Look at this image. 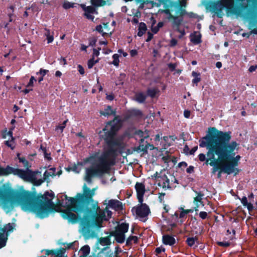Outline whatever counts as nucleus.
Masks as SVG:
<instances>
[{"label":"nucleus","mask_w":257,"mask_h":257,"mask_svg":"<svg viewBox=\"0 0 257 257\" xmlns=\"http://www.w3.org/2000/svg\"><path fill=\"white\" fill-rule=\"evenodd\" d=\"M48 196L53 198L54 193L46 191L44 194H38L35 191L26 190L22 186L19 189L0 188V199L5 208L12 209L17 204L23 211L35 213L41 218L56 211L52 198Z\"/></svg>","instance_id":"f257e3e1"},{"label":"nucleus","mask_w":257,"mask_h":257,"mask_svg":"<svg viewBox=\"0 0 257 257\" xmlns=\"http://www.w3.org/2000/svg\"><path fill=\"white\" fill-rule=\"evenodd\" d=\"M122 122L120 116L116 115L112 120L107 121L102 129L104 134L101 137L107 149L97 157L96 163L92 167L86 169L85 180L88 183H91L94 176L101 177L108 173L111 166L114 164L115 158L121 152L123 144L116 137L122 126Z\"/></svg>","instance_id":"f03ea898"},{"label":"nucleus","mask_w":257,"mask_h":257,"mask_svg":"<svg viewBox=\"0 0 257 257\" xmlns=\"http://www.w3.org/2000/svg\"><path fill=\"white\" fill-rule=\"evenodd\" d=\"M239 3L238 6L234 4V0H204L202 5L207 12H210L212 17L222 18L225 9L227 16H240L248 22V29L250 32L243 33V37L249 38L251 34L257 35V0H235Z\"/></svg>","instance_id":"7ed1b4c3"},{"label":"nucleus","mask_w":257,"mask_h":257,"mask_svg":"<svg viewBox=\"0 0 257 257\" xmlns=\"http://www.w3.org/2000/svg\"><path fill=\"white\" fill-rule=\"evenodd\" d=\"M89 204L84 205L85 208L82 211L74 210L77 215L71 212L70 209H65L62 211V216L65 219H67L72 223H76L80 221V226L82 235L86 239L94 238L96 234L94 228L101 226L100 216L98 211L100 210L98 203L92 204L91 208L88 207Z\"/></svg>","instance_id":"20e7f679"},{"label":"nucleus","mask_w":257,"mask_h":257,"mask_svg":"<svg viewBox=\"0 0 257 257\" xmlns=\"http://www.w3.org/2000/svg\"><path fill=\"white\" fill-rule=\"evenodd\" d=\"M199 147L206 148L207 150V160L205 164L213 167L211 173L215 174L217 171L222 170L223 168L222 163H226L228 153L221 150L210 127L208 128L206 136L199 140Z\"/></svg>","instance_id":"39448f33"},{"label":"nucleus","mask_w":257,"mask_h":257,"mask_svg":"<svg viewBox=\"0 0 257 257\" xmlns=\"http://www.w3.org/2000/svg\"><path fill=\"white\" fill-rule=\"evenodd\" d=\"M210 128L221 150L228 153V158L226 159V163L225 164L238 165L241 157L239 155L234 157L235 155L234 151L239 144L236 141L230 142L231 132L230 131H221L215 127H210Z\"/></svg>","instance_id":"423d86ee"},{"label":"nucleus","mask_w":257,"mask_h":257,"mask_svg":"<svg viewBox=\"0 0 257 257\" xmlns=\"http://www.w3.org/2000/svg\"><path fill=\"white\" fill-rule=\"evenodd\" d=\"M157 1L159 2L158 3L152 1L151 8L155 6L159 7L161 4L163 5L165 9L162 10V12L168 16L167 19L172 20L174 25H179L182 21L180 17L173 15L171 12L175 11V15L185 16L187 14L185 10L187 5V0H177L176 1L171 0Z\"/></svg>","instance_id":"0eeeda50"},{"label":"nucleus","mask_w":257,"mask_h":257,"mask_svg":"<svg viewBox=\"0 0 257 257\" xmlns=\"http://www.w3.org/2000/svg\"><path fill=\"white\" fill-rule=\"evenodd\" d=\"M83 194L77 193L76 197H68L65 196V199L71 202V205L66 209H70L71 212L76 210L82 211L85 208V204H89L93 202V196L94 195L95 189L90 190L84 185Z\"/></svg>","instance_id":"6e6552de"},{"label":"nucleus","mask_w":257,"mask_h":257,"mask_svg":"<svg viewBox=\"0 0 257 257\" xmlns=\"http://www.w3.org/2000/svg\"><path fill=\"white\" fill-rule=\"evenodd\" d=\"M129 228V223L122 222L118 223L113 231H110V235L114 237L115 241L118 243H122L125 239V233H126Z\"/></svg>","instance_id":"1a4fd4ad"},{"label":"nucleus","mask_w":257,"mask_h":257,"mask_svg":"<svg viewBox=\"0 0 257 257\" xmlns=\"http://www.w3.org/2000/svg\"><path fill=\"white\" fill-rule=\"evenodd\" d=\"M21 170L23 171L22 175H15L24 180L29 181L32 182L35 186H40L45 180L43 179H37L34 172L31 170H24L20 169Z\"/></svg>","instance_id":"9d476101"},{"label":"nucleus","mask_w":257,"mask_h":257,"mask_svg":"<svg viewBox=\"0 0 257 257\" xmlns=\"http://www.w3.org/2000/svg\"><path fill=\"white\" fill-rule=\"evenodd\" d=\"M141 204L136 207L133 208L132 211L135 210L137 216L141 218L147 217L150 213V209L146 203H140Z\"/></svg>","instance_id":"9b49d317"},{"label":"nucleus","mask_w":257,"mask_h":257,"mask_svg":"<svg viewBox=\"0 0 257 257\" xmlns=\"http://www.w3.org/2000/svg\"><path fill=\"white\" fill-rule=\"evenodd\" d=\"M81 7L84 11V17L87 19L93 21L94 16L93 15H98L97 9L92 6H86L84 4H81Z\"/></svg>","instance_id":"f8f14e48"},{"label":"nucleus","mask_w":257,"mask_h":257,"mask_svg":"<svg viewBox=\"0 0 257 257\" xmlns=\"http://www.w3.org/2000/svg\"><path fill=\"white\" fill-rule=\"evenodd\" d=\"M23 171L18 168H14L9 165L7 166L6 168L0 166V176H7L10 174L22 175Z\"/></svg>","instance_id":"ddd939ff"},{"label":"nucleus","mask_w":257,"mask_h":257,"mask_svg":"<svg viewBox=\"0 0 257 257\" xmlns=\"http://www.w3.org/2000/svg\"><path fill=\"white\" fill-rule=\"evenodd\" d=\"M135 187L137 192L138 202L142 203L144 201V195L146 191L145 186L144 183L137 182Z\"/></svg>","instance_id":"4468645a"},{"label":"nucleus","mask_w":257,"mask_h":257,"mask_svg":"<svg viewBox=\"0 0 257 257\" xmlns=\"http://www.w3.org/2000/svg\"><path fill=\"white\" fill-rule=\"evenodd\" d=\"M237 166L236 165L225 164V173L228 175L233 173V176H236L240 171V170L236 167Z\"/></svg>","instance_id":"2eb2a0df"},{"label":"nucleus","mask_w":257,"mask_h":257,"mask_svg":"<svg viewBox=\"0 0 257 257\" xmlns=\"http://www.w3.org/2000/svg\"><path fill=\"white\" fill-rule=\"evenodd\" d=\"M158 185L162 187L165 190L171 188L170 185V180L166 175H162L160 177Z\"/></svg>","instance_id":"dca6fc26"},{"label":"nucleus","mask_w":257,"mask_h":257,"mask_svg":"<svg viewBox=\"0 0 257 257\" xmlns=\"http://www.w3.org/2000/svg\"><path fill=\"white\" fill-rule=\"evenodd\" d=\"M108 206L115 211H120L123 209L122 202L116 199L109 200L108 202Z\"/></svg>","instance_id":"f3484780"},{"label":"nucleus","mask_w":257,"mask_h":257,"mask_svg":"<svg viewBox=\"0 0 257 257\" xmlns=\"http://www.w3.org/2000/svg\"><path fill=\"white\" fill-rule=\"evenodd\" d=\"M150 23L151 24V30L154 34H157L160 29L164 26V23L163 22H160L156 26H154L156 23V21L153 16L150 18Z\"/></svg>","instance_id":"a211bd4d"},{"label":"nucleus","mask_w":257,"mask_h":257,"mask_svg":"<svg viewBox=\"0 0 257 257\" xmlns=\"http://www.w3.org/2000/svg\"><path fill=\"white\" fill-rule=\"evenodd\" d=\"M162 240L164 244L169 245L170 246L174 245L176 242L175 238L169 234L164 235Z\"/></svg>","instance_id":"6ab92c4d"},{"label":"nucleus","mask_w":257,"mask_h":257,"mask_svg":"<svg viewBox=\"0 0 257 257\" xmlns=\"http://www.w3.org/2000/svg\"><path fill=\"white\" fill-rule=\"evenodd\" d=\"M90 3L92 5L91 6L96 9L97 7L104 6L106 4L108 6L111 4V3L109 2V0H90Z\"/></svg>","instance_id":"aec40b11"},{"label":"nucleus","mask_w":257,"mask_h":257,"mask_svg":"<svg viewBox=\"0 0 257 257\" xmlns=\"http://www.w3.org/2000/svg\"><path fill=\"white\" fill-rule=\"evenodd\" d=\"M100 114L104 116H108L111 115H115V110H112V107L110 105H107L104 109L103 111H100Z\"/></svg>","instance_id":"412c9836"},{"label":"nucleus","mask_w":257,"mask_h":257,"mask_svg":"<svg viewBox=\"0 0 257 257\" xmlns=\"http://www.w3.org/2000/svg\"><path fill=\"white\" fill-rule=\"evenodd\" d=\"M194 192L197 194V196L194 198L193 200V202L195 205L194 210L195 211H197L198 210V208L199 207V202H201V200H202V197L204 196V194L200 191H194Z\"/></svg>","instance_id":"4be33fe9"},{"label":"nucleus","mask_w":257,"mask_h":257,"mask_svg":"<svg viewBox=\"0 0 257 257\" xmlns=\"http://www.w3.org/2000/svg\"><path fill=\"white\" fill-rule=\"evenodd\" d=\"M194 192L197 194V196L194 198L193 200V202L195 205L194 210L195 211H197L198 210V208L199 207V202H201V200H202V197L204 196V194L200 191H194Z\"/></svg>","instance_id":"5701e85b"},{"label":"nucleus","mask_w":257,"mask_h":257,"mask_svg":"<svg viewBox=\"0 0 257 257\" xmlns=\"http://www.w3.org/2000/svg\"><path fill=\"white\" fill-rule=\"evenodd\" d=\"M142 115L143 113L140 110L137 109H132L129 110L127 111L126 118L128 119L134 116H142Z\"/></svg>","instance_id":"b1692460"},{"label":"nucleus","mask_w":257,"mask_h":257,"mask_svg":"<svg viewBox=\"0 0 257 257\" xmlns=\"http://www.w3.org/2000/svg\"><path fill=\"white\" fill-rule=\"evenodd\" d=\"M14 229V226L13 223H9L4 226L3 227L0 228V231L4 232L8 235H9V233L13 232Z\"/></svg>","instance_id":"393cba45"},{"label":"nucleus","mask_w":257,"mask_h":257,"mask_svg":"<svg viewBox=\"0 0 257 257\" xmlns=\"http://www.w3.org/2000/svg\"><path fill=\"white\" fill-rule=\"evenodd\" d=\"M106 234H109V235L106 237L99 238V242L102 245H109L111 244L110 237L113 235H110V232H107Z\"/></svg>","instance_id":"a878e982"},{"label":"nucleus","mask_w":257,"mask_h":257,"mask_svg":"<svg viewBox=\"0 0 257 257\" xmlns=\"http://www.w3.org/2000/svg\"><path fill=\"white\" fill-rule=\"evenodd\" d=\"M175 16H180V15H176ZM184 16H180L182 21L180 22V25L178 26L174 25L173 24L172 20H168V21L171 23L173 28L176 31H177L181 34V36H180L179 38H181L182 36H183L185 34V32L184 30H181L180 29V26H181V25L182 24V23L183 21V17Z\"/></svg>","instance_id":"bb28decb"},{"label":"nucleus","mask_w":257,"mask_h":257,"mask_svg":"<svg viewBox=\"0 0 257 257\" xmlns=\"http://www.w3.org/2000/svg\"><path fill=\"white\" fill-rule=\"evenodd\" d=\"M138 36L139 37H142L144 34L146 33L147 28L146 24L144 22H141L139 24V29H138Z\"/></svg>","instance_id":"cd10ccee"},{"label":"nucleus","mask_w":257,"mask_h":257,"mask_svg":"<svg viewBox=\"0 0 257 257\" xmlns=\"http://www.w3.org/2000/svg\"><path fill=\"white\" fill-rule=\"evenodd\" d=\"M8 235L0 231V249L6 245Z\"/></svg>","instance_id":"c85d7f7f"},{"label":"nucleus","mask_w":257,"mask_h":257,"mask_svg":"<svg viewBox=\"0 0 257 257\" xmlns=\"http://www.w3.org/2000/svg\"><path fill=\"white\" fill-rule=\"evenodd\" d=\"M145 139H140L139 141V146L138 147L137 149L144 153H146L147 152L148 147H146V142H145Z\"/></svg>","instance_id":"c756f323"},{"label":"nucleus","mask_w":257,"mask_h":257,"mask_svg":"<svg viewBox=\"0 0 257 257\" xmlns=\"http://www.w3.org/2000/svg\"><path fill=\"white\" fill-rule=\"evenodd\" d=\"M17 156L19 162L23 163L24 167L27 168V170H29V168L31 167V166L29 165L28 161H27L25 157H21L20 154L19 153H18Z\"/></svg>","instance_id":"7c9ffc66"},{"label":"nucleus","mask_w":257,"mask_h":257,"mask_svg":"<svg viewBox=\"0 0 257 257\" xmlns=\"http://www.w3.org/2000/svg\"><path fill=\"white\" fill-rule=\"evenodd\" d=\"M135 134L138 135L141 139H147L149 137V131L146 130L145 132L141 130H137Z\"/></svg>","instance_id":"2f4dec72"},{"label":"nucleus","mask_w":257,"mask_h":257,"mask_svg":"<svg viewBox=\"0 0 257 257\" xmlns=\"http://www.w3.org/2000/svg\"><path fill=\"white\" fill-rule=\"evenodd\" d=\"M147 98V96L143 92H139L136 94V100L140 103H144Z\"/></svg>","instance_id":"473e14b6"},{"label":"nucleus","mask_w":257,"mask_h":257,"mask_svg":"<svg viewBox=\"0 0 257 257\" xmlns=\"http://www.w3.org/2000/svg\"><path fill=\"white\" fill-rule=\"evenodd\" d=\"M80 251L82 252V254L79 257H87L90 253V248L89 245H85L81 247Z\"/></svg>","instance_id":"72a5a7b5"},{"label":"nucleus","mask_w":257,"mask_h":257,"mask_svg":"<svg viewBox=\"0 0 257 257\" xmlns=\"http://www.w3.org/2000/svg\"><path fill=\"white\" fill-rule=\"evenodd\" d=\"M191 41L194 44H198L201 42L200 35H193L191 36Z\"/></svg>","instance_id":"f704fd0d"},{"label":"nucleus","mask_w":257,"mask_h":257,"mask_svg":"<svg viewBox=\"0 0 257 257\" xmlns=\"http://www.w3.org/2000/svg\"><path fill=\"white\" fill-rule=\"evenodd\" d=\"M138 238L137 236L130 235L126 240V245L130 246L132 245V241H134V243H137Z\"/></svg>","instance_id":"c9c22d12"},{"label":"nucleus","mask_w":257,"mask_h":257,"mask_svg":"<svg viewBox=\"0 0 257 257\" xmlns=\"http://www.w3.org/2000/svg\"><path fill=\"white\" fill-rule=\"evenodd\" d=\"M198 239L197 236L195 237H189L187 238L186 242L188 246L191 247L195 244V241Z\"/></svg>","instance_id":"e433bc0d"},{"label":"nucleus","mask_w":257,"mask_h":257,"mask_svg":"<svg viewBox=\"0 0 257 257\" xmlns=\"http://www.w3.org/2000/svg\"><path fill=\"white\" fill-rule=\"evenodd\" d=\"M158 90L156 88H148L147 90V95L151 98H154Z\"/></svg>","instance_id":"4c0bfd02"},{"label":"nucleus","mask_w":257,"mask_h":257,"mask_svg":"<svg viewBox=\"0 0 257 257\" xmlns=\"http://www.w3.org/2000/svg\"><path fill=\"white\" fill-rule=\"evenodd\" d=\"M192 75L195 77V78L192 80V83L196 84L197 85V83L201 80V78L199 77L200 73H197L195 71H193L192 72Z\"/></svg>","instance_id":"58836bf2"},{"label":"nucleus","mask_w":257,"mask_h":257,"mask_svg":"<svg viewBox=\"0 0 257 257\" xmlns=\"http://www.w3.org/2000/svg\"><path fill=\"white\" fill-rule=\"evenodd\" d=\"M137 4H140L139 8L143 9L144 8V5L151 4L152 3V1L150 0H135Z\"/></svg>","instance_id":"ea45409f"},{"label":"nucleus","mask_w":257,"mask_h":257,"mask_svg":"<svg viewBox=\"0 0 257 257\" xmlns=\"http://www.w3.org/2000/svg\"><path fill=\"white\" fill-rule=\"evenodd\" d=\"M98 61H99V59H98L96 60H95L94 57H92V58H91L90 59H89L88 61V63H87L88 68L89 69L92 68L95 64H96L98 62Z\"/></svg>","instance_id":"a19ab883"},{"label":"nucleus","mask_w":257,"mask_h":257,"mask_svg":"<svg viewBox=\"0 0 257 257\" xmlns=\"http://www.w3.org/2000/svg\"><path fill=\"white\" fill-rule=\"evenodd\" d=\"M112 58L113 60L112 64L115 66H118L119 63V55L117 54H114L112 56Z\"/></svg>","instance_id":"79ce46f5"},{"label":"nucleus","mask_w":257,"mask_h":257,"mask_svg":"<svg viewBox=\"0 0 257 257\" xmlns=\"http://www.w3.org/2000/svg\"><path fill=\"white\" fill-rule=\"evenodd\" d=\"M14 127L11 128L10 129V130L9 131V132L7 133V134L3 133V138L5 139L6 138V136L8 135V136H10V137H11V138H12L11 142L14 141V138L13 136V130H14Z\"/></svg>","instance_id":"37998d69"},{"label":"nucleus","mask_w":257,"mask_h":257,"mask_svg":"<svg viewBox=\"0 0 257 257\" xmlns=\"http://www.w3.org/2000/svg\"><path fill=\"white\" fill-rule=\"evenodd\" d=\"M55 169L53 168V172L52 173V174H50V172H49L48 171H46L44 172V175H43V179L45 180H46L50 176H55Z\"/></svg>","instance_id":"c03bdc74"},{"label":"nucleus","mask_w":257,"mask_h":257,"mask_svg":"<svg viewBox=\"0 0 257 257\" xmlns=\"http://www.w3.org/2000/svg\"><path fill=\"white\" fill-rule=\"evenodd\" d=\"M15 7L14 6H11L9 8L8 10H10L11 12H9L8 14V16L9 17V22H12V17L14 15L13 12L14 11Z\"/></svg>","instance_id":"a18cd8bd"},{"label":"nucleus","mask_w":257,"mask_h":257,"mask_svg":"<svg viewBox=\"0 0 257 257\" xmlns=\"http://www.w3.org/2000/svg\"><path fill=\"white\" fill-rule=\"evenodd\" d=\"M74 5V3H72L69 2H65L63 4V8L67 10L71 8H73Z\"/></svg>","instance_id":"49530a36"},{"label":"nucleus","mask_w":257,"mask_h":257,"mask_svg":"<svg viewBox=\"0 0 257 257\" xmlns=\"http://www.w3.org/2000/svg\"><path fill=\"white\" fill-rule=\"evenodd\" d=\"M95 30L99 33H101L102 36H105L107 34L106 33L103 32L102 26L101 25L96 26Z\"/></svg>","instance_id":"de8ad7c7"},{"label":"nucleus","mask_w":257,"mask_h":257,"mask_svg":"<svg viewBox=\"0 0 257 257\" xmlns=\"http://www.w3.org/2000/svg\"><path fill=\"white\" fill-rule=\"evenodd\" d=\"M122 251L121 249L119 247V246H116L115 247L114 252L113 253V256L115 257H120L119 255V253Z\"/></svg>","instance_id":"09e8293b"},{"label":"nucleus","mask_w":257,"mask_h":257,"mask_svg":"<svg viewBox=\"0 0 257 257\" xmlns=\"http://www.w3.org/2000/svg\"><path fill=\"white\" fill-rule=\"evenodd\" d=\"M88 41H89L88 46L93 47V46H95L96 43L97 42V39L93 37V38H89Z\"/></svg>","instance_id":"8fccbe9b"},{"label":"nucleus","mask_w":257,"mask_h":257,"mask_svg":"<svg viewBox=\"0 0 257 257\" xmlns=\"http://www.w3.org/2000/svg\"><path fill=\"white\" fill-rule=\"evenodd\" d=\"M217 244L219 246L228 247L230 245V243L228 241H218Z\"/></svg>","instance_id":"3c124183"},{"label":"nucleus","mask_w":257,"mask_h":257,"mask_svg":"<svg viewBox=\"0 0 257 257\" xmlns=\"http://www.w3.org/2000/svg\"><path fill=\"white\" fill-rule=\"evenodd\" d=\"M49 72L48 70L43 69L42 68L40 69L39 72L36 73L37 75L40 74L41 76L44 77Z\"/></svg>","instance_id":"603ef678"},{"label":"nucleus","mask_w":257,"mask_h":257,"mask_svg":"<svg viewBox=\"0 0 257 257\" xmlns=\"http://www.w3.org/2000/svg\"><path fill=\"white\" fill-rule=\"evenodd\" d=\"M68 121V119H66V120L64 121L63 122L57 126L56 130H60L61 132H62L63 131L64 128L66 127V123Z\"/></svg>","instance_id":"864d4df0"},{"label":"nucleus","mask_w":257,"mask_h":257,"mask_svg":"<svg viewBox=\"0 0 257 257\" xmlns=\"http://www.w3.org/2000/svg\"><path fill=\"white\" fill-rule=\"evenodd\" d=\"M36 81V79H35L34 76H32L30 78L29 83L27 85V87H33L34 85V82Z\"/></svg>","instance_id":"5fc2aeb1"},{"label":"nucleus","mask_w":257,"mask_h":257,"mask_svg":"<svg viewBox=\"0 0 257 257\" xmlns=\"http://www.w3.org/2000/svg\"><path fill=\"white\" fill-rule=\"evenodd\" d=\"M165 249L164 247H158L155 249L156 254L157 255L160 254L162 251L165 252Z\"/></svg>","instance_id":"6e6d98bb"},{"label":"nucleus","mask_w":257,"mask_h":257,"mask_svg":"<svg viewBox=\"0 0 257 257\" xmlns=\"http://www.w3.org/2000/svg\"><path fill=\"white\" fill-rule=\"evenodd\" d=\"M198 158L201 162H203L205 161V163L206 162V160H207V157L206 158V155L203 153L200 154L198 155Z\"/></svg>","instance_id":"4d7b16f0"},{"label":"nucleus","mask_w":257,"mask_h":257,"mask_svg":"<svg viewBox=\"0 0 257 257\" xmlns=\"http://www.w3.org/2000/svg\"><path fill=\"white\" fill-rule=\"evenodd\" d=\"M101 50V48L100 47H98L97 49H95L94 48L93 49V57H94V56H98L100 53H99V51Z\"/></svg>","instance_id":"13d9d810"},{"label":"nucleus","mask_w":257,"mask_h":257,"mask_svg":"<svg viewBox=\"0 0 257 257\" xmlns=\"http://www.w3.org/2000/svg\"><path fill=\"white\" fill-rule=\"evenodd\" d=\"M238 198L240 200L241 203L244 206H245L248 204V202H247L246 197L243 196L241 199L239 198Z\"/></svg>","instance_id":"bf43d9fd"},{"label":"nucleus","mask_w":257,"mask_h":257,"mask_svg":"<svg viewBox=\"0 0 257 257\" xmlns=\"http://www.w3.org/2000/svg\"><path fill=\"white\" fill-rule=\"evenodd\" d=\"M199 216L202 219H205L207 217V213L205 211H201L199 213Z\"/></svg>","instance_id":"052dcab7"},{"label":"nucleus","mask_w":257,"mask_h":257,"mask_svg":"<svg viewBox=\"0 0 257 257\" xmlns=\"http://www.w3.org/2000/svg\"><path fill=\"white\" fill-rule=\"evenodd\" d=\"M169 69L171 71H173L175 70L176 65L175 63H169L168 65Z\"/></svg>","instance_id":"680f3d73"},{"label":"nucleus","mask_w":257,"mask_h":257,"mask_svg":"<svg viewBox=\"0 0 257 257\" xmlns=\"http://www.w3.org/2000/svg\"><path fill=\"white\" fill-rule=\"evenodd\" d=\"M78 71H79V73L81 75H83L85 73V70L83 66L81 65H78Z\"/></svg>","instance_id":"e2e57ef3"},{"label":"nucleus","mask_w":257,"mask_h":257,"mask_svg":"<svg viewBox=\"0 0 257 257\" xmlns=\"http://www.w3.org/2000/svg\"><path fill=\"white\" fill-rule=\"evenodd\" d=\"M148 37L146 39V42H150L153 38V34L151 33L150 32H148Z\"/></svg>","instance_id":"0e129e2a"},{"label":"nucleus","mask_w":257,"mask_h":257,"mask_svg":"<svg viewBox=\"0 0 257 257\" xmlns=\"http://www.w3.org/2000/svg\"><path fill=\"white\" fill-rule=\"evenodd\" d=\"M165 195V193L161 192V193H159L158 198H159V201L161 203L162 202V201H163L164 197Z\"/></svg>","instance_id":"69168bd1"},{"label":"nucleus","mask_w":257,"mask_h":257,"mask_svg":"<svg viewBox=\"0 0 257 257\" xmlns=\"http://www.w3.org/2000/svg\"><path fill=\"white\" fill-rule=\"evenodd\" d=\"M245 206L247 207L249 212L252 211L254 209V207L251 203H248V204Z\"/></svg>","instance_id":"338daca9"},{"label":"nucleus","mask_w":257,"mask_h":257,"mask_svg":"<svg viewBox=\"0 0 257 257\" xmlns=\"http://www.w3.org/2000/svg\"><path fill=\"white\" fill-rule=\"evenodd\" d=\"M113 256V252L111 250L106 251L105 253V257H112Z\"/></svg>","instance_id":"774afa93"}]
</instances>
